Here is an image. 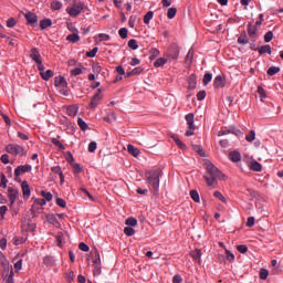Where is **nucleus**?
I'll use <instances>...</instances> for the list:
<instances>
[{
	"label": "nucleus",
	"instance_id": "obj_1",
	"mask_svg": "<svg viewBox=\"0 0 283 283\" xmlns=\"http://www.w3.org/2000/svg\"><path fill=\"white\" fill-rule=\"evenodd\" d=\"M207 174L203 175V179L206 180L208 187H212L216 189L218 187V180H224V174L216 167L211 161H206Z\"/></svg>",
	"mask_w": 283,
	"mask_h": 283
},
{
	"label": "nucleus",
	"instance_id": "obj_16",
	"mask_svg": "<svg viewBox=\"0 0 283 283\" xmlns=\"http://www.w3.org/2000/svg\"><path fill=\"white\" fill-rule=\"evenodd\" d=\"M196 85H198L196 74H191L188 78V90H195Z\"/></svg>",
	"mask_w": 283,
	"mask_h": 283
},
{
	"label": "nucleus",
	"instance_id": "obj_27",
	"mask_svg": "<svg viewBox=\"0 0 283 283\" xmlns=\"http://www.w3.org/2000/svg\"><path fill=\"white\" fill-rule=\"evenodd\" d=\"M66 41H70L71 43H77V41H81V36H78L77 33H72L66 36Z\"/></svg>",
	"mask_w": 283,
	"mask_h": 283
},
{
	"label": "nucleus",
	"instance_id": "obj_60",
	"mask_svg": "<svg viewBox=\"0 0 283 283\" xmlns=\"http://www.w3.org/2000/svg\"><path fill=\"white\" fill-rule=\"evenodd\" d=\"M55 202H56L57 207H62V209H65V206H66L65 200H63L62 198H57L55 200Z\"/></svg>",
	"mask_w": 283,
	"mask_h": 283
},
{
	"label": "nucleus",
	"instance_id": "obj_63",
	"mask_svg": "<svg viewBox=\"0 0 283 283\" xmlns=\"http://www.w3.org/2000/svg\"><path fill=\"white\" fill-rule=\"evenodd\" d=\"M51 170L53 174H57L59 176L63 175V171L61 170V166L52 167Z\"/></svg>",
	"mask_w": 283,
	"mask_h": 283
},
{
	"label": "nucleus",
	"instance_id": "obj_28",
	"mask_svg": "<svg viewBox=\"0 0 283 283\" xmlns=\"http://www.w3.org/2000/svg\"><path fill=\"white\" fill-rule=\"evenodd\" d=\"M259 54H271V45L265 44L258 50Z\"/></svg>",
	"mask_w": 283,
	"mask_h": 283
},
{
	"label": "nucleus",
	"instance_id": "obj_6",
	"mask_svg": "<svg viewBox=\"0 0 283 283\" xmlns=\"http://www.w3.org/2000/svg\"><path fill=\"white\" fill-rule=\"evenodd\" d=\"M186 123L188 125V130L186 132V136H193V132H196V125L193 124V114L189 113L185 116Z\"/></svg>",
	"mask_w": 283,
	"mask_h": 283
},
{
	"label": "nucleus",
	"instance_id": "obj_24",
	"mask_svg": "<svg viewBox=\"0 0 283 283\" xmlns=\"http://www.w3.org/2000/svg\"><path fill=\"white\" fill-rule=\"evenodd\" d=\"M52 25V20L51 19H43L40 21V28L41 30H45Z\"/></svg>",
	"mask_w": 283,
	"mask_h": 283
},
{
	"label": "nucleus",
	"instance_id": "obj_7",
	"mask_svg": "<svg viewBox=\"0 0 283 283\" xmlns=\"http://www.w3.org/2000/svg\"><path fill=\"white\" fill-rule=\"evenodd\" d=\"M101 92H103V90L98 88L97 93L92 97L91 103H90L91 109H96V107H98V103H101V101H103V95H101Z\"/></svg>",
	"mask_w": 283,
	"mask_h": 283
},
{
	"label": "nucleus",
	"instance_id": "obj_36",
	"mask_svg": "<svg viewBox=\"0 0 283 283\" xmlns=\"http://www.w3.org/2000/svg\"><path fill=\"white\" fill-rule=\"evenodd\" d=\"M125 224L127 227H136V224H138V220H136V218L130 217V218L126 219Z\"/></svg>",
	"mask_w": 283,
	"mask_h": 283
},
{
	"label": "nucleus",
	"instance_id": "obj_13",
	"mask_svg": "<svg viewBox=\"0 0 283 283\" xmlns=\"http://www.w3.org/2000/svg\"><path fill=\"white\" fill-rule=\"evenodd\" d=\"M248 34L250 39H255L258 36V25L250 22L248 24Z\"/></svg>",
	"mask_w": 283,
	"mask_h": 283
},
{
	"label": "nucleus",
	"instance_id": "obj_5",
	"mask_svg": "<svg viewBox=\"0 0 283 283\" xmlns=\"http://www.w3.org/2000/svg\"><path fill=\"white\" fill-rule=\"evenodd\" d=\"M6 151L8 154H11V156H23L25 149L20 145L8 144L6 146Z\"/></svg>",
	"mask_w": 283,
	"mask_h": 283
},
{
	"label": "nucleus",
	"instance_id": "obj_29",
	"mask_svg": "<svg viewBox=\"0 0 283 283\" xmlns=\"http://www.w3.org/2000/svg\"><path fill=\"white\" fill-rule=\"evenodd\" d=\"M172 140L176 143V145L179 147V149H187V145L180 140V138L176 136H171Z\"/></svg>",
	"mask_w": 283,
	"mask_h": 283
},
{
	"label": "nucleus",
	"instance_id": "obj_14",
	"mask_svg": "<svg viewBox=\"0 0 283 283\" xmlns=\"http://www.w3.org/2000/svg\"><path fill=\"white\" fill-rule=\"evenodd\" d=\"M21 189H22V193H23L24 198H30L31 190H30V185L28 184V181H25V180L22 181Z\"/></svg>",
	"mask_w": 283,
	"mask_h": 283
},
{
	"label": "nucleus",
	"instance_id": "obj_26",
	"mask_svg": "<svg viewBox=\"0 0 283 283\" xmlns=\"http://www.w3.org/2000/svg\"><path fill=\"white\" fill-rule=\"evenodd\" d=\"M93 255V264L94 265H101V254L98 253V250H95L94 252H92Z\"/></svg>",
	"mask_w": 283,
	"mask_h": 283
},
{
	"label": "nucleus",
	"instance_id": "obj_46",
	"mask_svg": "<svg viewBox=\"0 0 283 283\" xmlns=\"http://www.w3.org/2000/svg\"><path fill=\"white\" fill-rule=\"evenodd\" d=\"M42 200H46V202H50L52 200V192H45L41 191Z\"/></svg>",
	"mask_w": 283,
	"mask_h": 283
},
{
	"label": "nucleus",
	"instance_id": "obj_57",
	"mask_svg": "<svg viewBox=\"0 0 283 283\" xmlns=\"http://www.w3.org/2000/svg\"><path fill=\"white\" fill-rule=\"evenodd\" d=\"M17 25V20H14V18H10L7 21V28H14Z\"/></svg>",
	"mask_w": 283,
	"mask_h": 283
},
{
	"label": "nucleus",
	"instance_id": "obj_42",
	"mask_svg": "<svg viewBox=\"0 0 283 283\" xmlns=\"http://www.w3.org/2000/svg\"><path fill=\"white\" fill-rule=\"evenodd\" d=\"M61 8H63V3H61V1L51 2V10H61Z\"/></svg>",
	"mask_w": 283,
	"mask_h": 283
},
{
	"label": "nucleus",
	"instance_id": "obj_33",
	"mask_svg": "<svg viewBox=\"0 0 283 283\" xmlns=\"http://www.w3.org/2000/svg\"><path fill=\"white\" fill-rule=\"evenodd\" d=\"M103 120H105V123L116 122V113H109L108 116L103 118Z\"/></svg>",
	"mask_w": 283,
	"mask_h": 283
},
{
	"label": "nucleus",
	"instance_id": "obj_35",
	"mask_svg": "<svg viewBox=\"0 0 283 283\" xmlns=\"http://www.w3.org/2000/svg\"><path fill=\"white\" fill-rule=\"evenodd\" d=\"M66 114H67L69 116H76V114H78V111L76 109L75 106H69V107L66 108Z\"/></svg>",
	"mask_w": 283,
	"mask_h": 283
},
{
	"label": "nucleus",
	"instance_id": "obj_40",
	"mask_svg": "<svg viewBox=\"0 0 283 283\" xmlns=\"http://www.w3.org/2000/svg\"><path fill=\"white\" fill-rule=\"evenodd\" d=\"M77 125L78 127L82 129V132H85V129H87V123H85V120H83V118L78 117L77 118Z\"/></svg>",
	"mask_w": 283,
	"mask_h": 283
},
{
	"label": "nucleus",
	"instance_id": "obj_25",
	"mask_svg": "<svg viewBox=\"0 0 283 283\" xmlns=\"http://www.w3.org/2000/svg\"><path fill=\"white\" fill-rule=\"evenodd\" d=\"M41 76H42L43 81H50V78H52V76H54V72L52 70H46L41 73Z\"/></svg>",
	"mask_w": 283,
	"mask_h": 283
},
{
	"label": "nucleus",
	"instance_id": "obj_4",
	"mask_svg": "<svg viewBox=\"0 0 283 283\" xmlns=\"http://www.w3.org/2000/svg\"><path fill=\"white\" fill-rule=\"evenodd\" d=\"M83 8H85V4L74 1L71 8H66V12L70 14V17L76 18L81 14V12H83Z\"/></svg>",
	"mask_w": 283,
	"mask_h": 283
},
{
	"label": "nucleus",
	"instance_id": "obj_34",
	"mask_svg": "<svg viewBox=\"0 0 283 283\" xmlns=\"http://www.w3.org/2000/svg\"><path fill=\"white\" fill-rule=\"evenodd\" d=\"M190 198L193 200V202H200V195L198 193V190H191Z\"/></svg>",
	"mask_w": 283,
	"mask_h": 283
},
{
	"label": "nucleus",
	"instance_id": "obj_53",
	"mask_svg": "<svg viewBox=\"0 0 283 283\" xmlns=\"http://www.w3.org/2000/svg\"><path fill=\"white\" fill-rule=\"evenodd\" d=\"M0 187H2V189H6V187H8V179L6 178V175H3V174H1Z\"/></svg>",
	"mask_w": 283,
	"mask_h": 283
},
{
	"label": "nucleus",
	"instance_id": "obj_31",
	"mask_svg": "<svg viewBox=\"0 0 283 283\" xmlns=\"http://www.w3.org/2000/svg\"><path fill=\"white\" fill-rule=\"evenodd\" d=\"M279 72H280L279 66H271L270 69H268L266 74L269 76H275V74H277Z\"/></svg>",
	"mask_w": 283,
	"mask_h": 283
},
{
	"label": "nucleus",
	"instance_id": "obj_37",
	"mask_svg": "<svg viewBox=\"0 0 283 283\" xmlns=\"http://www.w3.org/2000/svg\"><path fill=\"white\" fill-rule=\"evenodd\" d=\"M165 63H167V59L165 57H159L154 62V65L156 67H163V65H165Z\"/></svg>",
	"mask_w": 283,
	"mask_h": 283
},
{
	"label": "nucleus",
	"instance_id": "obj_54",
	"mask_svg": "<svg viewBox=\"0 0 283 283\" xmlns=\"http://www.w3.org/2000/svg\"><path fill=\"white\" fill-rule=\"evenodd\" d=\"M52 143L53 145H55V147H59V149H65V146L63 144H61V142L56 138H52Z\"/></svg>",
	"mask_w": 283,
	"mask_h": 283
},
{
	"label": "nucleus",
	"instance_id": "obj_50",
	"mask_svg": "<svg viewBox=\"0 0 283 283\" xmlns=\"http://www.w3.org/2000/svg\"><path fill=\"white\" fill-rule=\"evenodd\" d=\"M226 258L230 262H234V260H235V255L229 250H226Z\"/></svg>",
	"mask_w": 283,
	"mask_h": 283
},
{
	"label": "nucleus",
	"instance_id": "obj_51",
	"mask_svg": "<svg viewBox=\"0 0 283 283\" xmlns=\"http://www.w3.org/2000/svg\"><path fill=\"white\" fill-rule=\"evenodd\" d=\"M213 196H214V198H218L219 200H221V202H227V198H224V196H222V192L214 191Z\"/></svg>",
	"mask_w": 283,
	"mask_h": 283
},
{
	"label": "nucleus",
	"instance_id": "obj_32",
	"mask_svg": "<svg viewBox=\"0 0 283 283\" xmlns=\"http://www.w3.org/2000/svg\"><path fill=\"white\" fill-rule=\"evenodd\" d=\"M154 19V12L153 11H148L145 17H144V23L146 25H149V21H151Z\"/></svg>",
	"mask_w": 283,
	"mask_h": 283
},
{
	"label": "nucleus",
	"instance_id": "obj_8",
	"mask_svg": "<svg viewBox=\"0 0 283 283\" xmlns=\"http://www.w3.org/2000/svg\"><path fill=\"white\" fill-rule=\"evenodd\" d=\"M24 19H27L28 25H32V28H36L39 23V17H36L33 12H27L24 14Z\"/></svg>",
	"mask_w": 283,
	"mask_h": 283
},
{
	"label": "nucleus",
	"instance_id": "obj_19",
	"mask_svg": "<svg viewBox=\"0 0 283 283\" xmlns=\"http://www.w3.org/2000/svg\"><path fill=\"white\" fill-rule=\"evenodd\" d=\"M46 221L49 222V224H53V227H61V223L59 222V220H56V216L54 214H48Z\"/></svg>",
	"mask_w": 283,
	"mask_h": 283
},
{
	"label": "nucleus",
	"instance_id": "obj_10",
	"mask_svg": "<svg viewBox=\"0 0 283 283\" xmlns=\"http://www.w3.org/2000/svg\"><path fill=\"white\" fill-rule=\"evenodd\" d=\"M29 171H32L31 165L18 166L14 170V176L15 178H19V176H23V174H28Z\"/></svg>",
	"mask_w": 283,
	"mask_h": 283
},
{
	"label": "nucleus",
	"instance_id": "obj_20",
	"mask_svg": "<svg viewBox=\"0 0 283 283\" xmlns=\"http://www.w3.org/2000/svg\"><path fill=\"white\" fill-rule=\"evenodd\" d=\"M192 259L200 264V259L202 258V251L200 249H196L195 251L190 252Z\"/></svg>",
	"mask_w": 283,
	"mask_h": 283
},
{
	"label": "nucleus",
	"instance_id": "obj_15",
	"mask_svg": "<svg viewBox=\"0 0 283 283\" xmlns=\"http://www.w3.org/2000/svg\"><path fill=\"white\" fill-rule=\"evenodd\" d=\"M54 85L55 87H67V81L63 76H57L55 77Z\"/></svg>",
	"mask_w": 283,
	"mask_h": 283
},
{
	"label": "nucleus",
	"instance_id": "obj_64",
	"mask_svg": "<svg viewBox=\"0 0 283 283\" xmlns=\"http://www.w3.org/2000/svg\"><path fill=\"white\" fill-rule=\"evenodd\" d=\"M172 283H182V276H180V275H175L174 277H172Z\"/></svg>",
	"mask_w": 283,
	"mask_h": 283
},
{
	"label": "nucleus",
	"instance_id": "obj_39",
	"mask_svg": "<svg viewBox=\"0 0 283 283\" xmlns=\"http://www.w3.org/2000/svg\"><path fill=\"white\" fill-rule=\"evenodd\" d=\"M177 12H178V9L169 8L168 11H167V18L168 19H174L176 17Z\"/></svg>",
	"mask_w": 283,
	"mask_h": 283
},
{
	"label": "nucleus",
	"instance_id": "obj_47",
	"mask_svg": "<svg viewBox=\"0 0 283 283\" xmlns=\"http://www.w3.org/2000/svg\"><path fill=\"white\" fill-rule=\"evenodd\" d=\"M259 275L261 280H266V277H269V270L261 269Z\"/></svg>",
	"mask_w": 283,
	"mask_h": 283
},
{
	"label": "nucleus",
	"instance_id": "obj_49",
	"mask_svg": "<svg viewBox=\"0 0 283 283\" xmlns=\"http://www.w3.org/2000/svg\"><path fill=\"white\" fill-rule=\"evenodd\" d=\"M128 48H130V50H136L138 48V42L135 39L129 40Z\"/></svg>",
	"mask_w": 283,
	"mask_h": 283
},
{
	"label": "nucleus",
	"instance_id": "obj_59",
	"mask_svg": "<svg viewBox=\"0 0 283 283\" xmlns=\"http://www.w3.org/2000/svg\"><path fill=\"white\" fill-rule=\"evenodd\" d=\"M237 250L239 251V253H247V251H249V248L244 244L238 245Z\"/></svg>",
	"mask_w": 283,
	"mask_h": 283
},
{
	"label": "nucleus",
	"instance_id": "obj_52",
	"mask_svg": "<svg viewBox=\"0 0 283 283\" xmlns=\"http://www.w3.org/2000/svg\"><path fill=\"white\" fill-rule=\"evenodd\" d=\"M81 74H83V70L78 67L71 70V76H81Z\"/></svg>",
	"mask_w": 283,
	"mask_h": 283
},
{
	"label": "nucleus",
	"instance_id": "obj_22",
	"mask_svg": "<svg viewBox=\"0 0 283 283\" xmlns=\"http://www.w3.org/2000/svg\"><path fill=\"white\" fill-rule=\"evenodd\" d=\"M250 169L252 171H262V164L258 163L256 160H252L250 164Z\"/></svg>",
	"mask_w": 283,
	"mask_h": 283
},
{
	"label": "nucleus",
	"instance_id": "obj_17",
	"mask_svg": "<svg viewBox=\"0 0 283 283\" xmlns=\"http://www.w3.org/2000/svg\"><path fill=\"white\" fill-rule=\"evenodd\" d=\"M213 86L216 87V90H220V87H224V77H222V75H218L214 78Z\"/></svg>",
	"mask_w": 283,
	"mask_h": 283
},
{
	"label": "nucleus",
	"instance_id": "obj_3",
	"mask_svg": "<svg viewBox=\"0 0 283 283\" xmlns=\"http://www.w3.org/2000/svg\"><path fill=\"white\" fill-rule=\"evenodd\" d=\"M0 265L3 266L7 271H10L9 274H7V283H14V272L12 271V266H10V263H8V260L6 256H0Z\"/></svg>",
	"mask_w": 283,
	"mask_h": 283
},
{
	"label": "nucleus",
	"instance_id": "obj_48",
	"mask_svg": "<svg viewBox=\"0 0 283 283\" xmlns=\"http://www.w3.org/2000/svg\"><path fill=\"white\" fill-rule=\"evenodd\" d=\"M264 41L265 43H271V41H273V31H269L265 33Z\"/></svg>",
	"mask_w": 283,
	"mask_h": 283
},
{
	"label": "nucleus",
	"instance_id": "obj_11",
	"mask_svg": "<svg viewBox=\"0 0 283 283\" xmlns=\"http://www.w3.org/2000/svg\"><path fill=\"white\" fill-rule=\"evenodd\" d=\"M8 197L10 200V205L12 207V205H14V202H17V199L19 198V189H14L12 187L8 188Z\"/></svg>",
	"mask_w": 283,
	"mask_h": 283
},
{
	"label": "nucleus",
	"instance_id": "obj_12",
	"mask_svg": "<svg viewBox=\"0 0 283 283\" xmlns=\"http://www.w3.org/2000/svg\"><path fill=\"white\" fill-rule=\"evenodd\" d=\"M179 55H180V49L178 48V45L176 44L170 45L168 50V57L176 61Z\"/></svg>",
	"mask_w": 283,
	"mask_h": 283
},
{
	"label": "nucleus",
	"instance_id": "obj_30",
	"mask_svg": "<svg viewBox=\"0 0 283 283\" xmlns=\"http://www.w3.org/2000/svg\"><path fill=\"white\" fill-rule=\"evenodd\" d=\"M238 43H240L241 45H247V43H249V38L247 36V33H242L238 38Z\"/></svg>",
	"mask_w": 283,
	"mask_h": 283
},
{
	"label": "nucleus",
	"instance_id": "obj_58",
	"mask_svg": "<svg viewBox=\"0 0 283 283\" xmlns=\"http://www.w3.org/2000/svg\"><path fill=\"white\" fill-rule=\"evenodd\" d=\"M88 151H90L91 154H94V153L96 151V142H91V143L88 144Z\"/></svg>",
	"mask_w": 283,
	"mask_h": 283
},
{
	"label": "nucleus",
	"instance_id": "obj_45",
	"mask_svg": "<svg viewBox=\"0 0 283 283\" xmlns=\"http://www.w3.org/2000/svg\"><path fill=\"white\" fill-rule=\"evenodd\" d=\"M124 233L125 235L132 237L136 233V230H134V228L132 227H126L124 228Z\"/></svg>",
	"mask_w": 283,
	"mask_h": 283
},
{
	"label": "nucleus",
	"instance_id": "obj_23",
	"mask_svg": "<svg viewBox=\"0 0 283 283\" xmlns=\"http://www.w3.org/2000/svg\"><path fill=\"white\" fill-rule=\"evenodd\" d=\"M127 149H128V153H130V155L134 156L135 158L140 156V150L134 147V145H128Z\"/></svg>",
	"mask_w": 283,
	"mask_h": 283
},
{
	"label": "nucleus",
	"instance_id": "obj_43",
	"mask_svg": "<svg viewBox=\"0 0 283 283\" xmlns=\"http://www.w3.org/2000/svg\"><path fill=\"white\" fill-rule=\"evenodd\" d=\"M212 78H213V75L211 73H206L203 75V85H209Z\"/></svg>",
	"mask_w": 283,
	"mask_h": 283
},
{
	"label": "nucleus",
	"instance_id": "obj_9",
	"mask_svg": "<svg viewBox=\"0 0 283 283\" xmlns=\"http://www.w3.org/2000/svg\"><path fill=\"white\" fill-rule=\"evenodd\" d=\"M22 231L25 233H34L36 231V223H33L28 220L22 221Z\"/></svg>",
	"mask_w": 283,
	"mask_h": 283
},
{
	"label": "nucleus",
	"instance_id": "obj_2",
	"mask_svg": "<svg viewBox=\"0 0 283 283\" xmlns=\"http://www.w3.org/2000/svg\"><path fill=\"white\" fill-rule=\"evenodd\" d=\"M160 174H163L160 169L146 172L147 182L153 187L154 191H158L160 187Z\"/></svg>",
	"mask_w": 283,
	"mask_h": 283
},
{
	"label": "nucleus",
	"instance_id": "obj_56",
	"mask_svg": "<svg viewBox=\"0 0 283 283\" xmlns=\"http://www.w3.org/2000/svg\"><path fill=\"white\" fill-rule=\"evenodd\" d=\"M78 249L80 251H84L85 253H87V251H90V245L85 244L84 242H81L78 244Z\"/></svg>",
	"mask_w": 283,
	"mask_h": 283
},
{
	"label": "nucleus",
	"instance_id": "obj_44",
	"mask_svg": "<svg viewBox=\"0 0 283 283\" xmlns=\"http://www.w3.org/2000/svg\"><path fill=\"white\" fill-rule=\"evenodd\" d=\"M98 53V48H93L91 51L86 52V56L88 59H94L96 54Z\"/></svg>",
	"mask_w": 283,
	"mask_h": 283
},
{
	"label": "nucleus",
	"instance_id": "obj_38",
	"mask_svg": "<svg viewBox=\"0 0 283 283\" xmlns=\"http://www.w3.org/2000/svg\"><path fill=\"white\" fill-rule=\"evenodd\" d=\"M193 151L199 154V156H205V149L200 145H192Z\"/></svg>",
	"mask_w": 283,
	"mask_h": 283
},
{
	"label": "nucleus",
	"instance_id": "obj_55",
	"mask_svg": "<svg viewBox=\"0 0 283 283\" xmlns=\"http://www.w3.org/2000/svg\"><path fill=\"white\" fill-rule=\"evenodd\" d=\"M120 39H127V28H122L118 31Z\"/></svg>",
	"mask_w": 283,
	"mask_h": 283
},
{
	"label": "nucleus",
	"instance_id": "obj_61",
	"mask_svg": "<svg viewBox=\"0 0 283 283\" xmlns=\"http://www.w3.org/2000/svg\"><path fill=\"white\" fill-rule=\"evenodd\" d=\"M206 97H207V92H205V91H200V92L197 94V99H198V101H205Z\"/></svg>",
	"mask_w": 283,
	"mask_h": 283
},
{
	"label": "nucleus",
	"instance_id": "obj_21",
	"mask_svg": "<svg viewBox=\"0 0 283 283\" xmlns=\"http://www.w3.org/2000/svg\"><path fill=\"white\" fill-rule=\"evenodd\" d=\"M229 158L232 163H240V160H242V156L238 151H231Z\"/></svg>",
	"mask_w": 283,
	"mask_h": 283
},
{
	"label": "nucleus",
	"instance_id": "obj_62",
	"mask_svg": "<svg viewBox=\"0 0 283 283\" xmlns=\"http://www.w3.org/2000/svg\"><path fill=\"white\" fill-rule=\"evenodd\" d=\"M258 94L260 95L261 98H266V92L262 86H258Z\"/></svg>",
	"mask_w": 283,
	"mask_h": 283
},
{
	"label": "nucleus",
	"instance_id": "obj_41",
	"mask_svg": "<svg viewBox=\"0 0 283 283\" xmlns=\"http://www.w3.org/2000/svg\"><path fill=\"white\" fill-rule=\"evenodd\" d=\"M245 140L248 143H253V140H255V130H250L249 134L245 136Z\"/></svg>",
	"mask_w": 283,
	"mask_h": 283
},
{
	"label": "nucleus",
	"instance_id": "obj_18",
	"mask_svg": "<svg viewBox=\"0 0 283 283\" xmlns=\"http://www.w3.org/2000/svg\"><path fill=\"white\" fill-rule=\"evenodd\" d=\"M30 57H31L32 61H34L35 63H41V53H39V50L32 49V50H31V53H30Z\"/></svg>",
	"mask_w": 283,
	"mask_h": 283
}]
</instances>
